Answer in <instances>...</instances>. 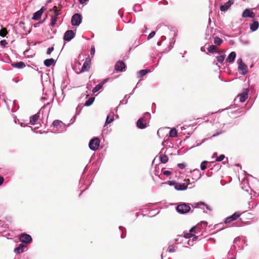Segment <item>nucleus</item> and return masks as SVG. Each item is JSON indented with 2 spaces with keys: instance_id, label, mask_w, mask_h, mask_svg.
Segmentation results:
<instances>
[{
  "instance_id": "1",
  "label": "nucleus",
  "mask_w": 259,
  "mask_h": 259,
  "mask_svg": "<svg viewBox=\"0 0 259 259\" xmlns=\"http://www.w3.org/2000/svg\"><path fill=\"white\" fill-rule=\"evenodd\" d=\"M19 239L21 242L18 247H17V253L23 252L24 249L27 247L28 244L30 243L32 239L30 235L26 233H22L19 235Z\"/></svg>"
},
{
  "instance_id": "2",
  "label": "nucleus",
  "mask_w": 259,
  "mask_h": 259,
  "mask_svg": "<svg viewBox=\"0 0 259 259\" xmlns=\"http://www.w3.org/2000/svg\"><path fill=\"white\" fill-rule=\"evenodd\" d=\"M176 210L179 213L184 214L191 210V207L188 204L183 203L178 205Z\"/></svg>"
},
{
  "instance_id": "3",
  "label": "nucleus",
  "mask_w": 259,
  "mask_h": 259,
  "mask_svg": "<svg viewBox=\"0 0 259 259\" xmlns=\"http://www.w3.org/2000/svg\"><path fill=\"white\" fill-rule=\"evenodd\" d=\"M150 116V114L146 112L144 114V116L140 118L139 119V120L137 121V125L139 128H144L146 127V124H147V120L146 117H149Z\"/></svg>"
},
{
  "instance_id": "4",
  "label": "nucleus",
  "mask_w": 259,
  "mask_h": 259,
  "mask_svg": "<svg viewBox=\"0 0 259 259\" xmlns=\"http://www.w3.org/2000/svg\"><path fill=\"white\" fill-rule=\"evenodd\" d=\"M100 140L98 138L92 139L89 143V147L92 150H96L98 149L100 145Z\"/></svg>"
},
{
  "instance_id": "5",
  "label": "nucleus",
  "mask_w": 259,
  "mask_h": 259,
  "mask_svg": "<svg viewBox=\"0 0 259 259\" xmlns=\"http://www.w3.org/2000/svg\"><path fill=\"white\" fill-rule=\"evenodd\" d=\"M81 21V16L79 14H75L71 18V23L73 26H78Z\"/></svg>"
},
{
  "instance_id": "6",
  "label": "nucleus",
  "mask_w": 259,
  "mask_h": 259,
  "mask_svg": "<svg viewBox=\"0 0 259 259\" xmlns=\"http://www.w3.org/2000/svg\"><path fill=\"white\" fill-rule=\"evenodd\" d=\"M46 10V8L44 7H42L41 8L34 13L33 16L32 17V19L34 20H38L40 19L41 16L44 13V12Z\"/></svg>"
},
{
  "instance_id": "7",
  "label": "nucleus",
  "mask_w": 259,
  "mask_h": 259,
  "mask_svg": "<svg viewBox=\"0 0 259 259\" xmlns=\"http://www.w3.org/2000/svg\"><path fill=\"white\" fill-rule=\"evenodd\" d=\"M124 63L122 61H117L114 66L115 70L117 71H122L125 68Z\"/></svg>"
},
{
  "instance_id": "8",
  "label": "nucleus",
  "mask_w": 259,
  "mask_h": 259,
  "mask_svg": "<svg viewBox=\"0 0 259 259\" xmlns=\"http://www.w3.org/2000/svg\"><path fill=\"white\" fill-rule=\"evenodd\" d=\"M75 36V33L73 30H67L64 34V39L66 41H70Z\"/></svg>"
},
{
  "instance_id": "9",
  "label": "nucleus",
  "mask_w": 259,
  "mask_h": 259,
  "mask_svg": "<svg viewBox=\"0 0 259 259\" xmlns=\"http://www.w3.org/2000/svg\"><path fill=\"white\" fill-rule=\"evenodd\" d=\"M241 215V213L239 212H236L231 216L228 217L225 220V223H230L231 222L236 220Z\"/></svg>"
},
{
  "instance_id": "10",
  "label": "nucleus",
  "mask_w": 259,
  "mask_h": 259,
  "mask_svg": "<svg viewBox=\"0 0 259 259\" xmlns=\"http://www.w3.org/2000/svg\"><path fill=\"white\" fill-rule=\"evenodd\" d=\"M234 3V0H229L224 5L221 6L220 10L221 11H226Z\"/></svg>"
},
{
  "instance_id": "11",
  "label": "nucleus",
  "mask_w": 259,
  "mask_h": 259,
  "mask_svg": "<svg viewBox=\"0 0 259 259\" xmlns=\"http://www.w3.org/2000/svg\"><path fill=\"white\" fill-rule=\"evenodd\" d=\"M242 16L243 18L250 17L253 18L255 17V14L250 9H246L243 11Z\"/></svg>"
},
{
  "instance_id": "12",
  "label": "nucleus",
  "mask_w": 259,
  "mask_h": 259,
  "mask_svg": "<svg viewBox=\"0 0 259 259\" xmlns=\"http://www.w3.org/2000/svg\"><path fill=\"white\" fill-rule=\"evenodd\" d=\"M248 91L247 89H245L243 92L241 94H240L238 95L237 98H239V101L241 102H244L248 98Z\"/></svg>"
},
{
  "instance_id": "13",
  "label": "nucleus",
  "mask_w": 259,
  "mask_h": 259,
  "mask_svg": "<svg viewBox=\"0 0 259 259\" xmlns=\"http://www.w3.org/2000/svg\"><path fill=\"white\" fill-rule=\"evenodd\" d=\"M39 118V112H37L35 114L30 117L29 123L32 125H34L36 124Z\"/></svg>"
},
{
  "instance_id": "14",
  "label": "nucleus",
  "mask_w": 259,
  "mask_h": 259,
  "mask_svg": "<svg viewBox=\"0 0 259 259\" xmlns=\"http://www.w3.org/2000/svg\"><path fill=\"white\" fill-rule=\"evenodd\" d=\"M90 61H88L87 59L84 62L83 66L81 67V70L79 71V73L88 71L90 68Z\"/></svg>"
},
{
  "instance_id": "15",
  "label": "nucleus",
  "mask_w": 259,
  "mask_h": 259,
  "mask_svg": "<svg viewBox=\"0 0 259 259\" xmlns=\"http://www.w3.org/2000/svg\"><path fill=\"white\" fill-rule=\"evenodd\" d=\"M238 71L240 74L242 75H244L247 73L248 71V68L247 65H246L244 63L240 64V65L238 66Z\"/></svg>"
},
{
  "instance_id": "16",
  "label": "nucleus",
  "mask_w": 259,
  "mask_h": 259,
  "mask_svg": "<svg viewBox=\"0 0 259 259\" xmlns=\"http://www.w3.org/2000/svg\"><path fill=\"white\" fill-rule=\"evenodd\" d=\"M60 15V12L57 11L56 14H54V15H52L51 16V25L52 27H54L56 24V22L58 19V16Z\"/></svg>"
},
{
  "instance_id": "17",
  "label": "nucleus",
  "mask_w": 259,
  "mask_h": 259,
  "mask_svg": "<svg viewBox=\"0 0 259 259\" xmlns=\"http://www.w3.org/2000/svg\"><path fill=\"white\" fill-rule=\"evenodd\" d=\"M220 56L217 57V60L221 64H223L225 58V54L224 51H222L219 52Z\"/></svg>"
},
{
  "instance_id": "18",
  "label": "nucleus",
  "mask_w": 259,
  "mask_h": 259,
  "mask_svg": "<svg viewBox=\"0 0 259 259\" xmlns=\"http://www.w3.org/2000/svg\"><path fill=\"white\" fill-rule=\"evenodd\" d=\"M188 185L186 184L183 183V184H179V183H176L175 185V188L176 189L178 190H185L187 189Z\"/></svg>"
},
{
  "instance_id": "19",
  "label": "nucleus",
  "mask_w": 259,
  "mask_h": 259,
  "mask_svg": "<svg viewBox=\"0 0 259 259\" xmlns=\"http://www.w3.org/2000/svg\"><path fill=\"white\" fill-rule=\"evenodd\" d=\"M236 58V53L235 52H232L226 59V61L229 63L233 62Z\"/></svg>"
},
{
  "instance_id": "20",
  "label": "nucleus",
  "mask_w": 259,
  "mask_h": 259,
  "mask_svg": "<svg viewBox=\"0 0 259 259\" xmlns=\"http://www.w3.org/2000/svg\"><path fill=\"white\" fill-rule=\"evenodd\" d=\"M44 64L47 67H50L51 65H55V61L53 58L48 59L44 61Z\"/></svg>"
},
{
  "instance_id": "21",
  "label": "nucleus",
  "mask_w": 259,
  "mask_h": 259,
  "mask_svg": "<svg viewBox=\"0 0 259 259\" xmlns=\"http://www.w3.org/2000/svg\"><path fill=\"white\" fill-rule=\"evenodd\" d=\"M258 26H259L258 22L257 21L254 20L253 21V23L250 24V28L252 31H254L258 29Z\"/></svg>"
},
{
  "instance_id": "22",
  "label": "nucleus",
  "mask_w": 259,
  "mask_h": 259,
  "mask_svg": "<svg viewBox=\"0 0 259 259\" xmlns=\"http://www.w3.org/2000/svg\"><path fill=\"white\" fill-rule=\"evenodd\" d=\"M160 161L163 163H166L168 160V157L166 155H160L159 156Z\"/></svg>"
},
{
  "instance_id": "23",
  "label": "nucleus",
  "mask_w": 259,
  "mask_h": 259,
  "mask_svg": "<svg viewBox=\"0 0 259 259\" xmlns=\"http://www.w3.org/2000/svg\"><path fill=\"white\" fill-rule=\"evenodd\" d=\"M104 82H105V81H103L101 83H99V84H98L97 85H96V87L93 90V93H95L98 92V91H99L102 88L103 85L104 84Z\"/></svg>"
},
{
  "instance_id": "24",
  "label": "nucleus",
  "mask_w": 259,
  "mask_h": 259,
  "mask_svg": "<svg viewBox=\"0 0 259 259\" xmlns=\"http://www.w3.org/2000/svg\"><path fill=\"white\" fill-rule=\"evenodd\" d=\"M149 72H150L149 69H143L139 71L138 74L140 77H141L145 75Z\"/></svg>"
},
{
  "instance_id": "25",
  "label": "nucleus",
  "mask_w": 259,
  "mask_h": 259,
  "mask_svg": "<svg viewBox=\"0 0 259 259\" xmlns=\"http://www.w3.org/2000/svg\"><path fill=\"white\" fill-rule=\"evenodd\" d=\"M169 136L172 138L177 136V131L176 128H172L170 131L169 133Z\"/></svg>"
},
{
  "instance_id": "26",
  "label": "nucleus",
  "mask_w": 259,
  "mask_h": 259,
  "mask_svg": "<svg viewBox=\"0 0 259 259\" xmlns=\"http://www.w3.org/2000/svg\"><path fill=\"white\" fill-rule=\"evenodd\" d=\"M94 100H95L94 97H90L89 99V100L85 102V103L84 104V106H89L93 104V103L94 102Z\"/></svg>"
},
{
  "instance_id": "27",
  "label": "nucleus",
  "mask_w": 259,
  "mask_h": 259,
  "mask_svg": "<svg viewBox=\"0 0 259 259\" xmlns=\"http://www.w3.org/2000/svg\"><path fill=\"white\" fill-rule=\"evenodd\" d=\"M223 42V40L219 37H215L214 38V43L217 45L220 46Z\"/></svg>"
},
{
  "instance_id": "28",
  "label": "nucleus",
  "mask_w": 259,
  "mask_h": 259,
  "mask_svg": "<svg viewBox=\"0 0 259 259\" xmlns=\"http://www.w3.org/2000/svg\"><path fill=\"white\" fill-rule=\"evenodd\" d=\"M208 51L211 53L217 52V47L215 46L211 45L208 49Z\"/></svg>"
},
{
  "instance_id": "29",
  "label": "nucleus",
  "mask_w": 259,
  "mask_h": 259,
  "mask_svg": "<svg viewBox=\"0 0 259 259\" xmlns=\"http://www.w3.org/2000/svg\"><path fill=\"white\" fill-rule=\"evenodd\" d=\"M114 120V117H113V115H108L107 117V118H106V122H105V124H107L108 123H111V122H112Z\"/></svg>"
},
{
  "instance_id": "30",
  "label": "nucleus",
  "mask_w": 259,
  "mask_h": 259,
  "mask_svg": "<svg viewBox=\"0 0 259 259\" xmlns=\"http://www.w3.org/2000/svg\"><path fill=\"white\" fill-rule=\"evenodd\" d=\"M7 33H8V32H7V29L6 28H3L0 30V36H1L2 37H4L6 35Z\"/></svg>"
},
{
  "instance_id": "31",
  "label": "nucleus",
  "mask_w": 259,
  "mask_h": 259,
  "mask_svg": "<svg viewBox=\"0 0 259 259\" xmlns=\"http://www.w3.org/2000/svg\"><path fill=\"white\" fill-rule=\"evenodd\" d=\"M207 163V161H204L201 163V165H200V168H201V170H204L206 168L207 166H206V164Z\"/></svg>"
},
{
  "instance_id": "32",
  "label": "nucleus",
  "mask_w": 259,
  "mask_h": 259,
  "mask_svg": "<svg viewBox=\"0 0 259 259\" xmlns=\"http://www.w3.org/2000/svg\"><path fill=\"white\" fill-rule=\"evenodd\" d=\"M61 123V121L60 120H55V121H54V122L53 123V125L54 127H58L60 125Z\"/></svg>"
},
{
  "instance_id": "33",
  "label": "nucleus",
  "mask_w": 259,
  "mask_h": 259,
  "mask_svg": "<svg viewBox=\"0 0 259 259\" xmlns=\"http://www.w3.org/2000/svg\"><path fill=\"white\" fill-rule=\"evenodd\" d=\"M25 67V64L23 62H17V68H23Z\"/></svg>"
},
{
  "instance_id": "34",
  "label": "nucleus",
  "mask_w": 259,
  "mask_h": 259,
  "mask_svg": "<svg viewBox=\"0 0 259 259\" xmlns=\"http://www.w3.org/2000/svg\"><path fill=\"white\" fill-rule=\"evenodd\" d=\"M51 12L53 11L54 14H56L57 11L60 12V14L61 13V9H58L57 6H55L52 10H50Z\"/></svg>"
},
{
  "instance_id": "35",
  "label": "nucleus",
  "mask_w": 259,
  "mask_h": 259,
  "mask_svg": "<svg viewBox=\"0 0 259 259\" xmlns=\"http://www.w3.org/2000/svg\"><path fill=\"white\" fill-rule=\"evenodd\" d=\"M200 205H205V204L203 202H200L195 203L192 204V206L196 207Z\"/></svg>"
},
{
  "instance_id": "36",
  "label": "nucleus",
  "mask_w": 259,
  "mask_h": 259,
  "mask_svg": "<svg viewBox=\"0 0 259 259\" xmlns=\"http://www.w3.org/2000/svg\"><path fill=\"white\" fill-rule=\"evenodd\" d=\"M225 155L223 154L221 155L216 159V161H222L225 158Z\"/></svg>"
},
{
  "instance_id": "37",
  "label": "nucleus",
  "mask_w": 259,
  "mask_h": 259,
  "mask_svg": "<svg viewBox=\"0 0 259 259\" xmlns=\"http://www.w3.org/2000/svg\"><path fill=\"white\" fill-rule=\"evenodd\" d=\"M155 34V32L154 31H152L148 36L147 39L149 40L152 38Z\"/></svg>"
},
{
  "instance_id": "38",
  "label": "nucleus",
  "mask_w": 259,
  "mask_h": 259,
  "mask_svg": "<svg viewBox=\"0 0 259 259\" xmlns=\"http://www.w3.org/2000/svg\"><path fill=\"white\" fill-rule=\"evenodd\" d=\"M54 47H51L48 49L47 53L48 55H50L51 54V53L54 51Z\"/></svg>"
},
{
  "instance_id": "39",
  "label": "nucleus",
  "mask_w": 259,
  "mask_h": 259,
  "mask_svg": "<svg viewBox=\"0 0 259 259\" xmlns=\"http://www.w3.org/2000/svg\"><path fill=\"white\" fill-rule=\"evenodd\" d=\"M95 53V47H94V46H92L91 47V55L92 56H93V55H94Z\"/></svg>"
},
{
  "instance_id": "40",
  "label": "nucleus",
  "mask_w": 259,
  "mask_h": 259,
  "mask_svg": "<svg viewBox=\"0 0 259 259\" xmlns=\"http://www.w3.org/2000/svg\"><path fill=\"white\" fill-rule=\"evenodd\" d=\"M0 44L3 47H5L6 45L7 44L6 40H3L0 41Z\"/></svg>"
},
{
  "instance_id": "41",
  "label": "nucleus",
  "mask_w": 259,
  "mask_h": 259,
  "mask_svg": "<svg viewBox=\"0 0 259 259\" xmlns=\"http://www.w3.org/2000/svg\"><path fill=\"white\" fill-rule=\"evenodd\" d=\"M184 237L186 238H189L192 237V234H191L190 233H185Z\"/></svg>"
},
{
  "instance_id": "42",
  "label": "nucleus",
  "mask_w": 259,
  "mask_h": 259,
  "mask_svg": "<svg viewBox=\"0 0 259 259\" xmlns=\"http://www.w3.org/2000/svg\"><path fill=\"white\" fill-rule=\"evenodd\" d=\"M178 166L181 169H184L186 167L184 163H179L178 164Z\"/></svg>"
},
{
  "instance_id": "43",
  "label": "nucleus",
  "mask_w": 259,
  "mask_h": 259,
  "mask_svg": "<svg viewBox=\"0 0 259 259\" xmlns=\"http://www.w3.org/2000/svg\"><path fill=\"white\" fill-rule=\"evenodd\" d=\"M163 174L164 175L168 176L170 175L171 172L169 170H165L163 171Z\"/></svg>"
},
{
  "instance_id": "44",
  "label": "nucleus",
  "mask_w": 259,
  "mask_h": 259,
  "mask_svg": "<svg viewBox=\"0 0 259 259\" xmlns=\"http://www.w3.org/2000/svg\"><path fill=\"white\" fill-rule=\"evenodd\" d=\"M4 181V178L2 176H0V186L3 184Z\"/></svg>"
},
{
  "instance_id": "45",
  "label": "nucleus",
  "mask_w": 259,
  "mask_h": 259,
  "mask_svg": "<svg viewBox=\"0 0 259 259\" xmlns=\"http://www.w3.org/2000/svg\"><path fill=\"white\" fill-rule=\"evenodd\" d=\"M237 62L238 63V66L240 65V64H242V63H244L242 60V59L241 58L239 59L238 60H237Z\"/></svg>"
},
{
  "instance_id": "46",
  "label": "nucleus",
  "mask_w": 259,
  "mask_h": 259,
  "mask_svg": "<svg viewBox=\"0 0 259 259\" xmlns=\"http://www.w3.org/2000/svg\"><path fill=\"white\" fill-rule=\"evenodd\" d=\"M196 229V227H192L190 230V233L191 234V233L192 232H194L195 231Z\"/></svg>"
},
{
  "instance_id": "47",
  "label": "nucleus",
  "mask_w": 259,
  "mask_h": 259,
  "mask_svg": "<svg viewBox=\"0 0 259 259\" xmlns=\"http://www.w3.org/2000/svg\"><path fill=\"white\" fill-rule=\"evenodd\" d=\"M168 183L169 185H172L174 184H176V182L175 181H168Z\"/></svg>"
},
{
  "instance_id": "48",
  "label": "nucleus",
  "mask_w": 259,
  "mask_h": 259,
  "mask_svg": "<svg viewBox=\"0 0 259 259\" xmlns=\"http://www.w3.org/2000/svg\"><path fill=\"white\" fill-rule=\"evenodd\" d=\"M88 0H79L80 3L83 4L84 3L86 2Z\"/></svg>"
},
{
  "instance_id": "49",
  "label": "nucleus",
  "mask_w": 259,
  "mask_h": 259,
  "mask_svg": "<svg viewBox=\"0 0 259 259\" xmlns=\"http://www.w3.org/2000/svg\"><path fill=\"white\" fill-rule=\"evenodd\" d=\"M185 181L187 183L189 184V182H190V180H189V179H185Z\"/></svg>"
},
{
  "instance_id": "50",
  "label": "nucleus",
  "mask_w": 259,
  "mask_h": 259,
  "mask_svg": "<svg viewBox=\"0 0 259 259\" xmlns=\"http://www.w3.org/2000/svg\"><path fill=\"white\" fill-rule=\"evenodd\" d=\"M168 251L169 252H172V248H170V247L168 248Z\"/></svg>"
},
{
  "instance_id": "51",
  "label": "nucleus",
  "mask_w": 259,
  "mask_h": 259,
  "mask_svg": "<svg viewBox=\"0 0 259 259\" xmlns=\"http://www.w3.org/2000/svg\"><path fill=\"white\" fill-rule=\"evenodd\" d=\"M12 65L13 67H16V63L12 64Z\"/></svg>"
},
{
  "instance_id": "52",
  "label": "nucleus",
  "mask_w": 259,
  "mask_h": 259,
  "mask_svg": "<svg viewBox=\"0 0 259 259\" xmlns=\"http://www.w3.org/2000/svg\"><path fill=\"white\" fill-rule=\"evenodd\" d=\"M157 45H158V46H160V42H158L157 43Z\"/></svg>"
},
{
  "instance_id": "53",
  "label": "nucleus",
  "mask_w": 259,
  "mask_h": 259,
  "mask_svg": "<svg viewBox=\"0 0 259 259\" xmlns=\"http://www.w3.org/2000/svg\"><path fill=\"white\" fill-rule=\"evenodd\" d=\"M14 250L15 252H16V248H15Z\"/></svg>"
},
{
  "instance_id": "54",
  "label": "nucleus",
  "mask_w": 259,
  "mask_h": 259,
  "mask_svg": "<svg viewBox=\"0 0 259 259\" xmlns=\"http://www.w3.org/2000/svg\"><path fill=\"white\" fill-rule=\"evenodd\" d=\"M197 237H194V238H193V239H194L196 238Z\"/></svg>"
},
{
  "instance_id": "55",
  "label": "nucleus",
  "mask_w": 259,
  "mask_h": 259,
  "mask_svg": "<svg viewBox=\"0 0 259 259\" xmlns=\"http://www.w3.org/2000/svg\"><path fill=\"white\" fill-rule=\"evenodd\" d=\"M206 205V208H207V209H208L207 205Z\"/></svg>"
},
{
  "instance_id": "56",
  "label": "nucleus",
  "mask_w": 259,
  "mask_h": 259,
  "mask_svg": "<svg viewBox=\"0 0 259 259\" xmlns=\"http://www.w3.org/2000/svg\"><path fill=\"white\" fill-rule=\"evenodd\" d=\"M232 259H235V258H232Z\"/></svg>"
}]
</instances>
